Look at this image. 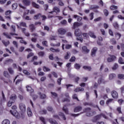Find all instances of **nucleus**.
Listing matches in <instances>:
<instances>
[{
  "label": "nucleus",
  "instance_id": "1",
  "mask_svg": "<svg viewBox=\"0 0 124 124\" xmlns=\"http://www.w3.org/2000/svg\"><path fill=\"white\" fill-rule=\"evenodd\" d=\"M83 112L86 113V116L87 117H92L93 116V115H95V111L93 110H92L91 108H87L83 109Z\"/></svg>",
  "mask_w": 124,
  "mask_h": 124
},
{
  "label": "nucleus",
  "instance_id": "2",
  "mask_svg": "<svg viewBox=\"0 0 124 124\" xmlns=\"http://www.w3.org/2000/svg\"><path fill=\"white\" fill-rule=\"evenodd\" d=\"M101 117H104L105 119H108V117H107V116H106V115H105L104 114L102 113L100 115H98L96 116H95L93 119L92 120V122L93 123H96V121H98L99 120H100V119H101Z\"/></svg>",
  "mask_w": 124,
  "mask_h": 124
},
{
  "label": "nucleus",
  "instance_id": "3",
  "mask_svg": "<svg viewBox=\"0 0 124 124\" xmlns=\"http://www.w3.org/2000/svg\"><path fill=\"white\" fill-rule=\"evenodd\" d=\"M116 60H117V57L111 54H109V57L107 59L108 62H115Z\"/></svg>",
  "mask_w": 124,
  "mask_h": 124
},
{
  "label": "nucleus",
  "instance_id": "4",
  "mask_svg": "<svg viewBox=\"0 0 124 124\" xmlns=\"http://www.w3.org/2000/svg\"><path fill=\"white\" fill-rule=\"evenodd\" d=\"M57 31L59 35H64L66 33V30L63 28H59Z\"/></svg>",
  "mask_w": 124,
  "mask_h": 124
},
{
  "label": "nucleus",
  "instance_id": "5",
  "mask_svg": "<svg viewBox=\"0 0 124 124\" xmlns=\"http://www.w3.org/2000/svg\"><path fill=\"white\" fill-rule=\"evenodd\" d=\"M81 26H83V23H82V22H74L73 24L72 29H73V30H75V29H76V28H78V27H81Z\"/></svg>",
  "mask_w": 124,
  "mask_h": 124
},
{
  "label": "nucleus",
  "instance_id": "6",
  "mask_svg": "<svg viewBox=\"0 0 124 124\" xmlns=\"http://www.w3.org/2000/svg\"><path fill=\"white\" fill-rule=\"evenodd\" d=\"M19 107L22 112H26V105L23 103L19 104Z\"/></svg>",
  "mask_w": 124,
  "mask_h": 124
},
{
  "label": "nucleus",
  "instance_id": "7",
  "mask_svg": "<svg viewBox=\"0 0 124 124\" xmlns=\"http://www.w3.org/2000/svg\"><path fill=\"white\" fill-rule=\"evenodd\" d=\"M111 94L113 98H118L119 95L118 94V93L116 92V91H113L111 93Z\"/></svg>",
  "mask_w": 124,
  "mask_h": 124
},
{
  "label": "nucleus",
  "instance_id": "8",
  "mask_svg": "<svg viewBox=\"0 0 124 124\" xmlns=\"http://www.w3.org/2000/svg\"><path fill=\"white\" fill-rule=\"evenodd\" d=\"M75 34L76 36H80L82 34V32L81 31L80 29H78L76 30L75 31Z\"/></svg>",
  "mask_w": 124,
  "mask_h": 124
},
{
  "label": "nucleus",
  "instance_id": "9",
  "mask_svg": "<svg viewBox=\"0 0 124 124\" xmlns=\"http://www.w3.org/2000/svg\"><path fill=\"white\" fill-rule=\"evenodd\" d=\"M22 2L25 6H29L31 5L30 0H22Z\"/></svg>",
  "mask_w": 124,
  "mask_h": 124
},
{
  "label": "nucleus",
  "instance_id": "10",
  "mask_svg": "<svg viewBox=\"0 0 124 124\" xmlns=\"http://www.w3.org/2000/svg\"><path fill=\"white\" fill-rule=\"evenodd\" d=\"M108 82V81L105 80L103 78H100L98 80V83L100 84L101 83L103 84H106Z\"/></svg>",
  "mask_w": 124,
  "mask_h": 124
},
{
  "label": "nucleus",
  "instance_id": "11",
  "mask_svg": "<svg viewBox=\"0 0 124 124\" xmlns=\"http://www.w3.org/2000/svg\"><path fill=\"white\" fill-rule=\"evenodd\" d=\"M97 51V47H95L93 48L91 51L92 57H94L95 54H96V51Z\"/></svg>",
  "mask_w": 124,
  "mask_h": 124
},
{
  "label": "nucleus",
  "instance_id": "12",
  "mask_svg": "<svg viewBox=\"0 0 124 124\" xmlns=\"http://www.w3.org/2000/svg\"><path fill=\"white\" fill-rule=\"evenodd\" d=\"M60 8H58V7H54L53 8V11L49 12V13H50L52 14L53 13V12H55L56 13H60Z\"/></svg>",
  "mask_w": 124,
  "mask_h": 124
},
{
  "label": "nucleus",
  "instance_id": "13",
  "mask_svg": "<svg viewBox=\"0 0 124 124\" xmlns=\"http://www.w3.org/2000/svg\"><path fill=\"white\" fill-rule=\"evenodd\" d=\"M82 109H83L82 107L78 106L75 108L74 111L75 113H77V112H80V111H81Z\"/></svg>",
  "mask_w": 124,
  "mask_h": 124
},
{
  "label": "nucleus",
  "instance_id": "14",
  "mask_svg": "<svg viewBox=\"0 0 124 124\" xmlns=\"http://www.w3.org/2000/svg\"><path fill=\"white\" fill-rule=\"evenodd\" d=\"M82 50L83 52H85L86 54H88V53L90 52V49H88V47L86 46H84L82 47Z\"/></svg>",
  "mask_w": 124,
  "mask_h": 124
},
{
  "label": "nucleus",
  "instance_id": "15",
  "mask_svg": "<svg viewBox=\"0 0 124 124\" xmlns=\"http://www.w3.org/2000/svg\"><path fill=\"white\" fill-rule=\"evenodd\" d=\"M84 88L82 87H79L76 88L74 92L76 93H78L79 92H84Z\"/></svg>",
  "mask_w": 124,
  "mask_h": 124
},
{
  "label": "nucleus",
  "instance_id": "16",
  "mask_svg": "<svg viewBox=\"0 0 124 124\" xmlns=\"http://www.w3.org/2000/svg\"><path fill=\"white\" fill-rule=\"evenodd\" d=\"M89 35H90V36L91 37H92V38H94L95 39L96 38V36H95L94 35V33L92 31H89L88 33Z\"/></svg>",
  "mask_w": 124,
  "mask_h": 124
},
{
  "label": "nucleus",
  "instance_id": "17",
  "mask_svg": "<svg viewBox=\"0 0 124 124\" xmlns=\"http://www.w3.org/2000/svg\"><path fill=\"white\" fill-rule=\"evenodd\" d=\"M27 114L29 117H31V116H32V112L30 108H27Z\"/></svg>",
  "mask_w": 124,
  "mask_h": 124
},
{
  "label": "nucleus",
  "instance_id": "18",
  "mask_svg": "<svg viewBox=\"0 0 124 124\" xmlns=\"http://www.w3.org/2000/svg\"><path fill=\"white\" fill-rule=\"evenodd\" d=\"M13 62V60L12 59H9L5 60L4 64H9V63H12Z\"/></svg>",
  "mask_w": 124,
  "mask_h": 124
},
{
  "label": "nucleus",
  "instance_id": "19",
  "mask_svg": "<svg viewBox=\"0 0 124 124\" xmlns=\"http://www.w3.org/2000/svg\"><path fill=\"white\" fill-rule=\"evenodd\" d=\"M29 28L30 30L31 31V32L33 31H35V26H34V25L33 24H31L29 26Z\"/></svg>",
  "mask_w": 124,
  "mask_h": 124
},
{
  "label": "nucleus",
  "instance_id": "20",
  "mask_svg": "<svg viewBox=\"0 0 124 124\" xmlns=\"http://www.w3.org/2000/svg\"><path fill=\"white\" fill-rule=\"evenodd\" d=\"M32 5L33 7L35 8H37V9H39L40 8V6H39L38 4H36L34 2H32Z\"/></svg>",
  "mask_w": 124,
  "mask_h": 124
},
{
  "label": "nucleus",
  "instance_id": "21",
  "mask_svg": "<svg viewBox=\"0 0 124 124\" xmlns=\"http://www.w3.org/2000/svg\"><path fill=\"white\" fill-rule=\"evenodd\" d=\"M98 8H99V7L96 5H92L90 7V9L91 10H92L93 9H98Z\"/></svg>",
  "mask_w": 124,
  "mask_h": 124
},
{
  "label": "nucleus",
  "instance_id": "22",
  "mask_svg": "<svg viewBox=\"0 0 124 124\" xmlns=\"http://www.w3.org/2000/svg\"><path fill=\"white\" fill-rule=\"evenodd\" d=\"M2 43H3V44H4V45L6 47L7 46H8V45H9V44H10V42H9V41H8L7 42H5V41L4 40H2Z\"/></svg>",
  "mask_w": 124,
  "mask_h": 124
},
{
  "label": "nucleus",
  "instance_id": "23",
  "mask_svg": "<svg viewBox=\"0 0 124 124\" xmlns=\"http://www.w3.org/2000/svg\"><path fill=\"white\" fill-rule=\"evenodd\" d=\"M16 98H17V96H16L15 94H12L10 97V100H15Z\"/></svg>",
  "mask_w": 124,
  "mask_h": 124
},
{
  "label": "nucleus",
  "instance_id": "24",
  "mask_svg": "<svg viewBox=\"0 0 124 124\" xmlns=\"http://www.w3.org/2000/svg\"><path fill=\"white\" fill-rule=\"evenodd\" d=\"M74 67L76 69H77V70H79V69L81 68V65L78 63H76L74 65Z\"/></svg>",
  "mask_w": 124,
  "mask_h": 124
},
{
  "label": "nucleus",
  "instance_id": "25",
  "mask_svg": "<svg viewBox=\"0 0 124 124\" xmlns=\"http://www.w3.org/2000/svg\"><path fill=\"white\" fill-rule=\"evenodd\" d=\"M27 92H30V93H33V89H31V87L27 86Z\"/></svg>",
  "mask_w": 124,
  "mask_h": 124
},
{
  "label": "nucleus",
  "instance_id": "26",
  "mask_svg": "<svg viewBox=\"0 0 124 124\" xmlns=\"http://www.w3.org/2000/svg\"><path fill=\"white\" fill-rule=\"evenodd\" d=\"M116 77V74H110L109 76V80H112L114 79Z\"/></svg>",
  "mask_w": 124,
  "mask_h": 124
},
{
  "label": "nucleus",
  "instance_id": "27",
  "mask_svg": "<svg viewBox=\"0 0 124 124\" xmlns=\"http://www.w3.org/2000/svg\"><path fill=\"white\" fill-rule=\"evenodd\" d=\"M83 68L85 70H88V71L92 70V67L88 66H83Z\"/></svg>",
  "mask_w": 124,
  "mask_h": 124
},
{
  "label": "nucleus",
  "instance_id": "28",
  "mask_svg": "<svg viewBox=\"0 0 124 124\" xmlns=\"http://www.w3.org/2000/svg\"><path fill=\"white\" fill-rule=\"evenodd\" d=\"M12 7L13 10H16V9H17V7H18V4L16 3H14L13 4Z\"/></svg>",
  "mask_w": 124,
  "mask_h": 124
},
{
  "label": "nucleus",
  "instance_id": "29",
  "mask_svg": "<svg viewBox=\"0 0 124 124\" xmlns=\"http://www.w3.org/2000/svg\"><path fill=\"white\" fill-rule=\"evenodd\" d=\"M61 24L62 26H66V25H67V21L66 20H65V19H64L61 21Z\"/></svg>",
  "mask_w": 124,
  "mask_h": 124
},
{
  "label": "nucleus",
  "instance_id": "30",
  "mask_svg": "<svg viewBox=\"0 0 124 124\" xmlns=\"http://www.w3.org/2000/svg\"><path fill=\"white\" fill-rule=\"evenodd\" d=\"M59 115L60 116V117H62L64 121L66 120V118H65V116L63 113L60 112L59 113Z\"/></svg>",
  "mask_w": 124,
  "mask_h": 124
},
{
  "label": "nucleus",
  "instance_id": "31",
  "mask_svg": "<svg viewBox=\"0 0 124 124\" xmlns=\"http://www.w3.org/2000/svg\"><path fill=\"white\" fill-rule=\"evenodd\" d=\"M2 124H10V121L8 119L4 120L2 122Z\"/></svg>",
  "mask_w": 124,
  "mask_h": 124
},
{
  "label": "nucleus",
  "instance_id": "32",
  "mask_svg": "<svg viewBox=\"0 0 124 124\" xmlns=\"http://www.w3.org/2000/svg\"><path fill=\"white\" fill-rule=\"evenodd\" d=\"M49 122L51 124H58V122L56 121H53V119L50 118L49 119Z\"/></svg>",
  "mask_w": 124,
  "mask_h": 124
},
{
  "label": "nucleus",
  "instance_id": "33",
  "mask_svg": "<svg viewBox=\"0 0 124 124\" xmlns=\"http://www.w3.org/2000/svg\"><path fill=\"white\" fill-rule=\"evenodd\" d=\"M4 76L6 77V78H10V76L7 72V71H4L3 72Z\"/></svg>",
  "mask_w": 124,
  "mask_h": 124
},
{
  "label": "nucleus",
  "instance_id": "34",
  "mask_svg": "<svg viewBox=\"0 0 124 124\" xmlns=\"http://www.w3.org/2000/svg\"><path fill=\"white\" fill-rule=\"evenodd\" d=\"M10 112L11 114L13 115V116H17V115L18 114V112L16 110H14L13 111H12V110H10Z\"/></svg>",
  "mask_w": 124,
  "mask_h": 124
},
{
  "label": "nucleus",
  "instance_id": "35",
  "mask_svg": "<svg viewBox=\"0 0 124 124\" xmlns=\"http://www.w3.org/2000/svg\"><path fill=\"white\" fill-rule=\"evenodd\" d=\"M41 14H40L35 15L34 16V19L35 20H37V19H39V18H41Z\"/></svg>",
  "mask_w": 124,
  "mask_h": 124
},
{
  "label": "nucleus",
  "instance_id": "36",
  "mask_svg": "<svg viewBox=\"0 0 124 124\" xmlns=\"http://www.w3.org/2000/svg\"><path fill=\"white\" fill-rule=\"evenodd\" d=\"M118 62L119 63H120L121 64H124V60L122 57H120L118 60Z\"/></svg>",
  "mask_w": 124,
  "mask_h": 124
},
{
  "label": "nucleus",
  "instance_id": "37",
  "mask_svg": "<svg viewBox=\"0 0 124 124\" xmlns=\"http://www.w3.org/2000/svg\"><path fill=\"white\" fill-rule=\"evenodd\" d=\"M66 105H65L62 108V110L66 114H68V109L66 108Z\"/></svg>",
  "mask_w": 124,
  "mask_h": 124
},
{
  "label": "nucleus",
  "instance_id": "38",
  "mask_svg": "<svg viewBox=\"0 0 124 124\" xmlns=\"http://www.w3.org/2000/svg\"><path fill=\"white\" fill-rule=\"evenodd\" d=\"M38 55L39 57H44V55H45V52L40 51L38 53Z\"/></svg>",
  "mask_w": 124,
  "mask_h": 124
},
{
  "label": "nucleus",
  "instance_id": "39",
  "mask_svg": "<svg viewBox=\"0 0 124 124\" xmlns=\"http://www.w3.org/2000/svg\"><path fill=\"white\" fill-rule=\"evenodd\" d=\"M39 94L42 99H45V98H46V96L45 94H42L41 93H40Z\"/></svg>",
  "mask_w": 124,
  "mask_h": 124
},
{
  "label": "nucleus",
  "instance_id": "40",
  "mask_svg": "<svg viewBox=\"0 0 124 124\" xmlns=\"http://www.w3.org/2000/svg\"><path fill=\"white\" fill-rule=\"evenodd\" d=\"M19 25L20 27H24V28L28 27V26H27V24L25 22H21Z\"/></svg>",
  "mask_w": 124,
  "mask_h": 124
},
{
  "label": "nucleus",
  "instance_id": "41",
  "mask_svg": "<svg viewBox=\"0 0 124 124\" xmlns=\"http://www.w3.org/2000/svg\"><path fill=\"white\" fill-rule=\"evenodd\" d=\"M43 69L45 72H47L51 70V69H50L49 68H47L46 66H44L43 67Z\"/></svg>",
  "mask_w": 124,
  "mask_h": 124
},
{
  "label": "nucleus",
  "instance_id": "42",
  "mask_svg": "<svg viewBox=\"0 0 124 124\" xmlns=\"http://www.w3.org/2000/svg\"><path fill=\"white\" fill-rule=\"evenodd\" d=\"M39 119L41 121L43 124H46V122H45V118H44V117H39Z\"/></svg>",
  "mask_w": 124,
  "mask_h": 124
},
{
  "label": "nucleus",
  "instance_id": "43",
  "mask_svg": "<svg viewBox=\"0 0 124 124\" xmlns=\"http://www.w3.org/2000/svg\"><path fill=\"white\" fill-rule=\"evenodd\" d=\"M110 9L111 10H116V9H118V6H115V5H111V6L110 7Z\"/></svg>",
  "mask_w": 124,
  "mask_h": 124
},
{
  "label": "nucleus",
  "instance_id": "44",
  "mask_svg": "<svg viewBox=\"0 0 124 124\" xmlns=\"http://www.w3.org/2000/svg\"><path fill=\"white\" fill-rule=\"evenodd\" d=\"M3 35H4V36H5L7 38H9V39H11V36H10V35H9L8 34H7L5 32L3 33Z\"/></svg>",
  "mask_w": 124,
  "mask_h": 124
},
{
  "label": "nucleus",
  "instance_id": "45",
  "mask_svg": "<svg viewBox=\"0 0 124 124\" xmlns=\"http://www.w3.org/2000/svg\"><path fill=\"white\" fill-rule=\"evenodd\" d=\"M40 114H47V110L46 109H42L40 111Z\"/></svg>",
  "mask_w": 124,
  "mask_h": 124
},
{
  "label": "nucleus",
  "instance_id": "46",
  "mask_svg": "<svg viewBox=\"0 0 124 124\" xmlns=\"http://www.w3.org/2000/svg\"><path fill=\"white\" fill-rule=\"evenodd\" d=\"M75 60H76L75 56H73L71 57V58L69 61H70V62H75Z\"/></svg>",
  "mask_w": 124,
  "mask_h": 124
},
{
  "label": "nucleus",
  "instance_id": "47",
  "mask_svg": "<svg viewBox=\"0 0 124 124\" xmlns=\"http://www.w3.org/2000/svg\"><path fill=\"white\" fill-rule=\"evenodd\" d=\"M11 28L12 31H13V32H15V31H16V27H15V26L12 25Z\"/></svg>",
  "mask_w": 124,
  "mask_h": 124
},
{
  "label": "nucleus",
  "instance_id": "48",
  "mask_svg": "<svg viewBox=\"0 0 124 124\" xmlns=\"http://www.w3.org/2000/svg\"><path fill=\"white\" fill-rule=\"evenodd\" d=\"M65 60H68L69 58H70V53L67 52V54L64 56Z\"/></svg>",
  "mask_w": 124,
  "mask_h": 124
},
{
  "label": "nucleus",
  "instance_id": "49",
  "mask_svg": "<svg viewBox=\"0 0 124 124\" xmlns=\"http://www.w3.org/2000/svg\"><path fill=\"white\" fill-rule=\"evenodd\" d=\"M82 35L83 37H84L85 39H87L89 38V35H88V33H82Z\"/></svg>",
  "mask_w": 124,
  "mask_h": 124
},
{
  "label": "nucleus",
  "instance_id": "50",
  "mask_svg": "<svg viewBox=\"0 0 124 124\" xmlns=\"http://www.w3.org/2000/svg\"><path fill=\"white\" fill-rule=\"evenodd\" d=\"M72 98H73V99H77L78 101H80L79 99H78V97H77V94H74V95H73Z\"/></svg>",
  "mask_w": 124,
  "mask_h": 124
},
{
  "label": "nucleus",
  "instance_id": "51",
  "mask_svg": "<svg viewBox=\"0 0 124 124\" xmlns=\"http://www.w3.org/2000/svg\"><path fill=\"white\" fill-rule=\"evenodd\" d=\"M113 26L116 30H118V29H119V24H118V23L117 22H114L113 23Z\"/></svg>",
  "mask_w": 124,
  "mask_h": 124
},
{
  "label": "nucleus",
  "instance_id": "52",
  "mask_svg": "<svg viewBox=\"0 0 124 124\" xmlns=\"http://www.w3.org/2000/svg\"><path fill=\"white\" fill-rule=\"evenodd\" d=\"M119 67V65L117 63H115L114 66L112 67L113 70H116Z\"/></svg>",
  "mask_w": 124,
  "mask_h": 124
},
{
  "label": "nucleus",
  "instance_id": "53",
  "mask_svg": "<svg viewBox=\"0 0 124 124\" xmlns=\"http://www.w3.org/2000/svg\"><path fill=\"white\" fill-rule=\"evenodd\" d=\"M103 12L105 16H108V15H109V12L107 9L104 10Z\"/></svg>",
  "mask_w": 124,
  "mask_h": 124
},
{
  "label": "nucleus",
  "instance_id": "54",
  "mask_svg": "<svg viewBox=\"0 0 124 124\" xmlns=\"http://www.w3.org/2000/svg\"><path fill=\"white\" fill-rule=\"evenodd\" d=\"M19 42L20 43H22L24 44V45H27V44H28V43H27V42L24 40V39H23V38L21 40H20Z\"/></svg>",
  "mask_w": 124,
  "mask_h": 124
},
{
  "label": "nucleus",
  "instance_id": "55",
  "mask_svg": "<svg viewBox=\"0 0 124 124\" xmlns=\"http://www.w3.org/2000/svg\"><path fill=\"white\" fill-rule=\"evenodd\" d=\"M65 101L67 102H70V99L68 98H65L62 100V102H65Z\"/></svg>",
  "mask_w": 124,
  "mask_h": 124
},
{
  "label": "nucleus",
  "instance_id": "56",
  "mask_svg": "<svg viewBox=\"0 0 124 124\" xmlns=\"http://www.w3.org/2000/svg\"><path fill=\"white\" fill-rule=\"evenodd\" d=\"M8 70L10 73V74H13L14 73V71L11 68H9Z\"/></svg>",
  "mask_w": 124,
  "mask_h": 124
},
{
  "label": "nucleus",
  "instance_id": "57",
  "mask_svg": "<svg viewBox=\"0 0 124 124\" xmlns=\"http://www.w3.org/2000/svg\"><path fill=\"white\" fill-rule=\"evenodd\" d=\"M110 41H111V42H112V44L113 45L117 44V41H116V40H115L114 38H112V39H110Z\"/></svg>",
  "mask_w": 124,
  "mask_h": 124
},
{
  "label": "nucleus",
  "instance_id": "58",
  "mask_svg": "<svg viewBox=\"0 0 124 124\" xmlns=\"http://www.w3.org/2000/svg\"><path fill=\"white\" fill-rule=\"evenodd\" d=\"M34 54L32 52H30L27 56V59H30L31 57H33Z\"/></svg>",
  "mask_w": 124,
  "mask_h": 124
},
{
  "label": "nucleus",
  "instance_id": "59",
  "mask_svg": "<svg viewBox=\"0 0 124 124\" xmlns=\"http://www.w3.org/2000/svg\"><path fill=\"white\" fill-rule=\"evenodd\" d=\"M46 79H47V78H46V76L42 77L40 78V81L41 82H44V81H45Z\"/></svg>",
  "mask_w": 124,
  "mask_h": 124
},
{
  "label": "nucleus",
  "instance_id": "60",
  "mask_svg": "<svg viewBox=\"0 0 124 124\" xmlns=\"http://www.w3.org/2000/svg\"><path fill=\"white\" fill-rule=\"evenodd\" d=\"M118 78L119 79H124V75L119 74L118 75Z\"/></svg>",
  "mask_w": 124,
  "mask_h": 124
},
{
  "label": "nucleus",
  "instance_id": "61",
  "mask_svg": "<svg viewBox=\"0 0 124 124\" xmlns=\"http://www.w3.org/2000/svg\"><path fill=\"white\" fill-rule=\"evenodd\" d=\"M44 31H50V28H49V27H48L47 26H45Z\"/></svg>",
  "mask_w": 124,
  "mask_h": 124
},
{
  "label": "nucleus",
  "instance_id": "62",
  "mask_svg": "<svg viewBox=\"0 0 124 124\" xmlns=\"http://www.w3.org/2000/svg\"><path fill=\"white\" fill-rule=\"evenodd\" d=\"M47 109L49 111V112H54V111H53V108H52V107H48Z\"/></svg>",
  "mask_w": 124,
  "mask_h": 124
},
{
  "label": "nucleus",
  "instance_id": "63",
  "mask_svg": "<svg viewBox=\"0 0 124 124\" xmlns=\"http://www.w3.org/2000/svg\"><path fill=\"white\" fill-rule=\"evenodd\" d=\"M66 35L69 37H72V33L70 32H68L66 33Z\"/></svg>",
  "mask_w": 124,
  "mask_h": 124
},
{
  "label": "nucleus",
  "instance_id": "64",
  "mask_svg": "<svg viewBox=\"0 0 124 124\" xmlns=\"http://www.w3.org/2000/svg\"><path fill=\"white\" fill-rule=\"evenodd\" d=\"M90 20H93V13H91L90 14Z\"/></svg>",
  "mask_w": 124,
  "mask_h": 124
}]
</instances>
